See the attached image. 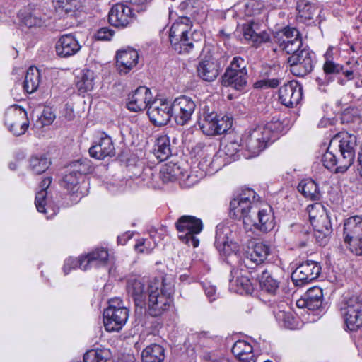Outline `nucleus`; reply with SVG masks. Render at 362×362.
<instances>
[{"instance_id":"f3484780","label":"nucleus","mask_w":362,"mask_h":362,"mask_svg":"<svg viewBox=\"0 0 362 362\" xmlns=\"http://www.w3.org/2000/svg\"><path fill=\"white\" fill-rule=\"evenodd\" d=\"M329 145L334 146L337 145L338 148L345 154V159L342 161L354 160L356 155V147L357 145L356 136L348 132H340L334 136L331 140Z\"/></svg>"},{"instance_id":"a211bd4d","label":"nucleus","mask_w":362,"mask_h":362,"mask_svg":"<svg viewBox=\"0 0 362 362\" xmlns=\"http://www.w3.org/2000/svg\"><path fill=\"white\" fill-rule=\"evenodd\" d=\"M134 8L123 4L114 5L108 13L109 23L117 28H125L135 18Z\"/></svg>"},{"instance_id":"b1692460","label":"nucleus","mask_w":362,"mask_h":362,"mask_svg":"<svg viewBox=\"0 0 362 362\" xmlns=\"http://www.w3.org/2000/svg\"><path fill=\"white\" fill-rule=\"evenodd\" d=\"M192 24L189 18L182 16L171 26L169 33L170 44L177 45L179 40L190 37Z\"/></svg>"},{"instance_id":"393cba45","label":"nucleus","mask_w":362,"mask_h":362,"mask_svg":"<svg viewBox=\"0 0 362 362\" xmlns=\"http://www.w3.org/2000/svg\"><path fill=\"white\" fill-rule=\"evenodd\" d=\"M89 154L92 158L103 160L115 154V149L112 139L106 135L101 136L90 148Z\"/></svg>"},{"instance_id":"680f3d73","label":"nucleus","mask_w":362,"mask_h":362,"mask_svg":"<svg viewBox=\"0 0 362 362\" xmlns=\"http://www.w3.org/2000/svg\"><path fill=\"white\" fill-rule=\"evenodd\" d=\"M156 246V243H153V245L151 246L150 245V242L146 240H139L137 243L135 245V249L141 253H149L153 250V248Z\"/></svg>"},{"instance_id":"7ed1b4c3","label":"nucleus","mask_w":362,"mask_h":362,"mask_svg":"<svg viewBox=\"0 0 362 362\" xmlns=\"http://www.w3.org/2000/svg\"><path fill=\"white\" fill-rule=\"evenodd\" d=\"M339 306L347 329L356 332L362 327V298L359 296H344Z\"/></svg>"},{"instance_id":"37998d69","label":"nucleus","mask_w":362,"mask_h":362,"mask_svg":"<svg viewBox=\"0 0 362 362\" xmlns=\"http://www.w3.org/2000/svg\"><path fill=\"white\" fill-rule=\"evenodd\" d=\"M230 288L240 294L251 293L253 291V286L248 277L240 276L236 279L230 280Z\"/></svg>"},{"instance_id":"4d7b16f0","label":"nucleus","mask_w":362,"mask_h":362,"mask_svg":"<svg viewBox=\"0 0 362 362\" xmlns=\"http://www.w3.org/2000/svg\"><path fill=\"white\" fill-rule=\"evenodd\" d=\"M252 350L253 349L250 344L244 340H238L234 344L231 351L233 355L237 357L252 352Z\"/></svg>"},{"instance_id":"9b49d317","label":"nucleus","mask_w":362,"mask_h":362,"mask_svg":"<svg viewBox=\"0 0 362 362\" xmlns=\"http://www.w3.org/2000/svg\"><path fill=\"white\" fill-rule=\"evenodd\" d=\"M321 273L317 262L308 260L302 262L291 274V279L296 286H302L316 279Z\"/></svg>"},{"instance_id":"c756f323","label":"nucleus","mask_w":362,"mask_h":362,"mask_svg":"<svg viewBox=\"0 0 362 362\" xmlns=\"http://www.w3.org/2000/svg\"><path fill=\"white\" fill-rule=\"evenodd\" d=\"M198 76L205 81H214L219 74V67L214 59H204L197 66Z\"/></svg>"},{"instance_id":"ea45409f","label":"nucleus","mask_w":362,"mask_h":362,"mask_svg":"<svg viewBox=\"0 0 362 362\" xmlns=\"http://www.w3.org/2000/svg\"><path fill=\"white\" fill-rule=\"evenodd\" d=\"M259 223H255L257 226V230L267 233L272 230L274 226V217L271 208L259 210Z\"/></svg>"},{"instance_id":"dca6fc26","label":"nucleus","mask_w":362,"mask_h":362,"mask_svg":"<svg viewBox=\"0 0 362 362\" xmlns=\"http://www.w3.org/2000/svg\"><path fill=\"white\" fill-rule=\"evenodd\" d=\"M279 98L285 106L293 107L297 105L303 98V86L297 81H291L280 87Z\"/></svg>"},{"instance_id":"39448f33","label":"nucleus","mask_w":362,"mask_h":362,"mask_svg":"<svg viewBox=\"0 0 362 362\" xmlns=\"http://www.w3.org/2000/svg\"><path fill=\"white\" fill-rule=\"evenodd\" d=\"M181 242L193 247H198L199 240L197 235L203 229V223L200 218L189 215L181 216L175 223Z\"/></svg>"},{"instance_id":"09e8293b","label":"nucleus","mask_w":362,"mask_h":362,"mask_svg":"<svg viewBox=\"0 0 362 362\" xmlns=\"http://www.w3.org/2000/svg\"><path fill=\"white\" fill-rule=\"evenodd\" d=\"M57 11L72 15L78 9V0H52Z\"/></svg>"},{"instance_id":"f704fd0d","label":"nucleus","mask_w":362,"mask_h":362,"mask_svg":"<svg viewBox=\"0 0 362 362\" xmlns=\"http://www.w3.org/2000/svg\"><path fill=\"white\" fill-rule=\"evenodd\" d=\"M185 171L177 163H166L160 170V178L164 183L174 182L185 176Z\"/></svg>"},{"instance_id":"4be33fe9","label":"nucleus","mask_w":362,"mask_h":362,"mask_svg":"<svg viewBox=\"0 0 362 362\" xmlns=\"http://www.w3.org/2000/svg\"><path fill=\"white\" fill-rule=\"evenodd\" d=\"M152 94L149 88L145 86L139 87L132 95L129 96L127 103L128 110L132 112H139L148 108L151 103Z\"/></svg>"},{"instance_id":"052dcab7","label":"nucleus","mask_w":362,"mask_h":362,"mask_svg":"<svg viewBox=\"0 0 362 362\" xmlns=\"http://www.w3.org/2000/svg\"><path fill=\"white\" fill-rule=\"evenodd\" d=\"M246 66V62L243 58L240 57H235L226 70H232L238 73L240 71H247Z\"/></svg>"},{"instance_id":"f257e3e1","label":"nucleus","mask_w":362,"mask_h":362,"mask_svg":"<svg viewBox=\"0 0 362 362\" xmlns=\"http://www.w3.org/2000/svg\"><path fill=\"white\" fill-rule=\"evenodd\" d=\"M173 286L165 279H154L148 286L146 305L148 312L153 317L160 316L168 310L173 303Z\"/></svg>"},{"instance_id":"c03bdc74","label":"nucleus","mask_w":362,"mask_h":362,"mask_svg":"<svg viewBox=\"0 0 362 362\" xmlns=\"http://www.w3.org/2000/svg\"><path fill=\"white\" fill-rule=\"evenodd\" d=\"M51 182L52 178L50 177H47L42 180L40 183L41 190L37 193L35 201L37 210L39 212L47 214V209L45 208L46 197L47 194L46 190L50 185Z\"/></svg>"},{"instance_id":"6ab92c4d","label":"nucleus","mask_w":362,"mask_h":362,"mask_svg":"<svg viewBox=\"0 0 362 362\" xmlns=\"http://www.w3.org/2000/svg\"><path fill=\"white\" fill-rule=\"evenodd\" d=\"M259 25L254 21H250L242 25V33L244 39L252 47H259L262 44L270 42L269 34L266 31L258 32Z\"/></svg>"},{"instance_id":"bb28decb","label":"nucleus","mask_w":362,"mask_h":362,"mask_svg":"<svg viewBox=\"0 0 362 362\" xmlns=\"http://www.w3.org/2000/svg\"><path fill=\"white\" fill-rule=\"evenodd\" d=\"M127 291L136 307L143 308L146 305L148 288L146 289L144 284L140 280L136 279L128 280Z\"/></svg>"},{"instance_id":"cd10ccee","label":"nucleus","mask_w":362,"mask_h":362,"mask_svg":"<svg viewBox=\"0 0 362 362\" xmlns=\"http://www.w3.org/2000/svg\"><path fill=\"white\" fill-rule=\"evenodd\" d=\"M116 57L119 72L127 74L136 65L139 54L135 49H128L117 52Z\"/></svg>"},{"instance_id":"e433bc0d","label":"nucleus","mask_w":362,"mask_h":362,"mask_svg":"<svg viewBox=\"0 0 362 362\" xmlns=\"http://www.w3.org/2000/svg\"><path fill=\"white\" fill-rule=\"evenodd\" d=\"M298 191L310 200H320L321 194L317 183L311 179L302 180L298 186Z\"/></svg>"},{"instance_id":"774afa93","label":"nucleus","mask_w":362,"mask_h":362,"mask_svg":"<svg viewBox=\"0 0 362 362\" xmlns=\"http://www.w3.org/2000/svg\"><path fill=\"white\" fill-rule=\"evenodd\" d=\"M197 0H186L180 4L179 8L181 11H185L186 13L192 14L194 13V4Z\"/></svg>"},{"instance_id":"338daca9","label":"nucleus","mask_w":362,"mask_h":362,"mask_svg":"<svg viewBox=\"0 0 362 362\" xmlns=\"http://www.w3.org/2000/svg\"><path fill=\"white\" fill-rule=\"evenodd\" d=\"M212 165L213 160L210 157H204L199 163V168L205 173H211L214 170Z\"/></svg>"},{"instance_id":"864d4df0","label":"nucleus","mask_w":362,"mask_h":362,"mask_svg":"<svg viewBox=\"0 0 362 362\" xmlns=\"http://www.w3.org/2000/svg\"><path fill=\"white\" fill-rule=\"evenodd\" d=\"M246 16H256L260 14L264 9V4L261 0H249L245 4Z\"/></svg>"},{"instance_id":"e2e57ef3","label":"nucleus","mask_w":362,"mask_h":362,"mask_svg":"<svg viewBox=\"0 0 362 362\" xmlns=\"http://www.w3.org/2000/svg\"><path fill=\"white\" fill-rule=\"evenodd\" d=\"M114 35V31L108 28H102L95 34L98 40H110Z\"/></svg>"},{"instance_id":"5fc2aeb1","label":"nucleus","mask_w":362,"mask_h":362,"mask_svg":"<svg viewBox=\"0 0 362 362\" xmlns=\"http://www.w3.org/2000/svg\"><path fill=\"white\" fill-rule=\"evenodd\" d=\"M86 262L83 256H81L78 258H73L69 257L66 259L63 270L65 274H68L71 269L80 268L81 269L86 271L87 269H85Z\"/></svg>"},{"instance_id":"9d476101","label":"nucleus","mask_w":362,"mask_h":362,"mask_svg":"<svg viewBox=\"0 0 362 362\" xmlns=\"http://www.w3.org/2000/svg\"><path fill=\"white\" fill-rule=\"evenodd\" d=\"M5 124L15 136L25 134L29 126L26 111L17 105L10 107L5 114Z\"/></svg>"},{"instance_id":"f8f14e48","label":"nucleus","mask_w":362,"mask_h":362,"mask_svg":"<svg viewBox=\"0 0 362 362\" xmlns=\"http://www.w3.org/2000/svg\"><path fill=\"white\" fill-rule=\"evenodd\" d=\"M170 107L176 124L183 126L190 120L196 105L190 98L182 95L175 99Z\"/></svg>"},{"instance_id":"423d86ee","label":"nucleus","mask_w":362,"mask_h":362,"mask_svg":"<svg viewBox=\"0 0 362 362\" xmlns=\"http://www.w3.org/2000/svg\"><path fill=\"white\" fill-rule=\"evenodd\" d=\"M290 71L295 76L303 77L310 73L315 63V54L308 46L301 49L298 54L291 55L287 59Z\"/></svg>"},{"instance_id":"4c0bfd02","label":"nucleus","mask_w":362,"mask_h":362,"mask_svg":"<svg viewBox=\"0 0 362 362\" xmlns=\"http://www.w3.org/2000/svg\"><path fill=\"white\" fill-rule=\"evenodd\" d=\"M142 362H162L165 358V350L160 345L148 346L141 353Z\"/></svg>"},{"instance_id":"1a4fd4ad","label":"nucleus","mask_w":362,"mask_h":362,"mask_svg":"<svg viewBox=\"0 0 362 362\" xmlns=\"http://www.w3.org/2000/svg\"><path fill=\"white\" fill-rule=\"evenodd\" d=\"M279 272H281L280 269L266 267H259L258 270L250 272L251 277L258 281L261 289L271 294H275L279 289Z\"/></svg>"},{"instance_id":"2eb2a0df","label":"nucleus","mask_w":362,"mask_h":362,"mask_svg":"<svg viewBox=\"0 0 362 362\" xmlns=\"http://www.w3.org/2000/svg\"><path fill=\"white\" fill-rule=\"evenodd\" d=\"M333 146L329 145L327 151L323 154L322 162L324 166L331 170L334 171L336 173H344L352 165L354 160H350L349 162L342 161L345 159V154H344L340 149L332 150Z\"/></svg>"},{"instance_id":"473e14b6","label":"nucleus","mask_w":362,"mask_h":362,"mask_svg":"<svg viewBox=\"0 0 362 362\" xmlns=\"http://www.w3.org/2000/svg\"><path fill=\"white\" fill-rule=\"evenodd\" d=\"M153 153L160 161L166 160L172 154L170 138L165 134L157 136L153 146Z\"/></svg>"},{"instance_id":"412c9836","label":"nucleus","mask_w":362,"mask_h":362,"mask_svg":"<svg viewBox=\"0 0 362 362\" xmlns=\"http://www.w3.org/2000/svg\"><path fill=\"white\" fill-rule=\"evenodd\" d=\"M317 208L322 209V206L317 203L308 206L309 217L314 230L316 233H319V235L315 234L316 237L320 238V236L322 235L323 240L332 233V225L327 214H323L320 216H316L313 214V211Z\"/></svg>"},{"instance_id":"de8ad7c7","label":"nucleus","mask_w":362,"mask_h":362,"mask_svg":"<svg viewBox=\"0 0 362 362\" xmlns=\"http://www.w3.org/2000/svg\"><path fill=\"white\" fill-rule=\"evenodd\" d=\"M274 314L279 324L286 328L294 329L297 328L298 323L291 313L284 310H274Z\"/></svg>"},{"instance_id":"3c124183","label":"nucleus","mask_w":362,"mask_h":362,"mask_svg":"<svg viewBox=\"0 0 362 362\" xmlns=\"http://www.w3.org/2000/svg\"><path fill=\"white\" fill-rule=\"evenodd\" d=\"M177 45L170 44L173 49L178 54H187L189 53L194 47V40L192 38V35L190 37H185L179 40Z\"/></svg>"},{"instance_id":"49530a36","label":"nucleus","mask_w":362,"mask_h":362,"mask_svg":"<svg viewBox=\"0 0 362 362\" xmlns=\"http://www.w3.org/2000/svg\"><path fill=\"white\" fill-rule=\"evenodd\" d=\"M51 162L45 155L33 156L30 159V169L36 175L45 172Z\"/></svg>"},{"instance_id":"72a5a7b5","label":"nucleus","mask_w":362,"mask_h":362,"mask_svg":"<svg viewBox=\"0 0 362 362\" xmlns=\"http://www.w3.org/2000/svg\"><path fill=\"white\" fill-rule=\"evenodd\" d=\"M86 266L85 269H90L93 267H98L107 263L109 254L107 250L103 247L96 248L91 252L83 256Z\"/></svg>"},{"instance_id":"aec40b11","label":"nucleus","mask_w":362,"mask_h":362,"mask_svg":"<svg viewBox=\"0 0 362 362\" xmlns=\"http://www.w3.org/2000/svg\"><path fill=\"white\" fill-rule=\"evenodd\" d=\"M129 317V310L105 309L103 312V323L107 332H119L125 325Z\"/></svg>"},{"instance_id":"6e6552de","label":"nucleus","mask_w":362,"mask_h":362,"mask_svg":"<svg viewBox=\"0 0 362 362\" xmlns=\"http://www.w3.org/2000/svg\"><path fill=\"white\" fill-rule=\"evenodd\" d=\"M90 170L89 161L86 159H80L72 162L61 181V186L70 192H77L83 175L88 173Z\"/></svg>"},{"instance_id":"c9c22d12","label":"nucleus","mask_w":362,"mask_h":362,"mask_svg":"<svg viewBox=\"0 0 362 362\" xmlns=\"http://www.w3.org/2000/svg\"><path fill=\"white\" fill-rule=\"evenodd\" d=\"M322 290L320 287L310 288L304 295V305L309 310H317L322 305Z\"/></svg>"},{"instance_id":"ddd939ff","label":"nucleus","mask_w":362,"mask_h":362,"mask_svg":"<svg viewBox=\"0 0 362 362\" xmlns=\"http://www.w3.org/2000/svg\"><path fill=\"white\" fill-rule=\"evenodd\" d=\"M270 247L262 242L257 243L252 248H250L245 253L243 263L250 272L257 271L259 267H265L263 263L270 255Z\"/></svg>"},{"instance_id":"a19ab883","label":"nucleus","mask_w":362,"mask_h":362,"mask_svg":"<svg viewBox=\"0 0 362 362\" xmlns=\"http://www.w3.org/2000/svg\"><path fill=\"white\" fill-rule=\"evenodd\" d=\"M40 70L35 67L30 66L27 72L24 80V89L28 93L35 92L40 84Z\"/></svg>"},{"instance_id":"7c9ffc66","label":"nucleus","mask_w":362,"mask_h":362,"mask_svg":"<svg viewBox=\"0 0 362 362\" xmlns=\"http://www.w3.org/2000/svg\"><path fill=\"white\" fill-rule=\"evenodd\" d=\"M247 71L239 73L232 70H226L222 76V83L225 86H230L236 90H242L247 85Z\"/></svg>"},{"instance_id":"8fccbe9b","label":"nucleus","mask_w":362,"mask_h":362,"mask_svg":"<svg viewBox=\"0 0 362 362\" xmlns=\"http://www.w3.org/2000/svg\"><path fill=\"white\" fill-rule=\"evenodd\" d=\"M246 148L251 153L252 156H257L267 146L266 144L262 143L257 139L253 138L250 134H247L245 139Z\"/></svg>"},{"instance_id":"4468645a","label":"nucleus","mask_w":362,"mask_h":362,"mask_svg":"<svg viewBox=\"0 0 362 362\" xmlns=\"http://www.w3.org/2000/svg\"><path fill=\"white\" fill-rule=\"evenodd\" d=\"M171 103L167 100L158 99L148 106L147 114L151 122L156 126L168 124L172 116Z\"/></svg>"},{"instance_id":"c85d7f7f","label":"nucleus","mask_w":362,"mask_h":362,"mask_svg":"<svg viewBox=\"0 0 362 362\" xmlns=\"http://www.w3.org/2000/svg\"><path fill=\"white\" fill-rule=\"evenodd\" d=\"M296 10L298 21L307 25H310L314 22V19L317 16L319 12L318 8L314 4L305 0L298 1Z\"/></svg>"},{"instance_id":"20e7f679","label":"nucleus","mask_w":362,"mask_h":362,"mask_svg":"<svg viewBox=\"0 0 362 362\" xmlns=\"http://www.w3.org/2000/svg\"><path fill=\"white\" fill-rule=\"evenodd\" d=\"M343 242L353 254L362 255V217L352 216L344 220Z\"/></svg>"},{"instance_id":"58836bf2","label":"nucleus","mask_w":362,"mask_h":362,"mask_svg":"<svg viewBox=\"0 0 362 362\" xmlns=\"http://www.w3.org/2000/svg\"><path fill=\"white\" fill-rule=\"evenodd\" d=\"M343 69L342 65L334 62L332 59L325 60L323 64V71L325 76L324 78L317 77L316 81L319 86L327 85L332 80L329 76L339 74L343 71Z\"/></svg>"},{"instance_id":"5701e85b","label":"nucleus","mask_w":362,"mask_h":362,"mask_svg":"<svg viewBox=\"0 0 362 362\" xmlns=\"http://www.w3.org/2000/svg\"><path fill=\"white\" fill-rule=\"evenodd\" d=\"M230 233L229 227L219 224L216 226L214 245L217 250L224 255H229L230 250L236 252L238 246L236 243L229 242L228 234Z\"/></svg>"},{"instance_id":"bf43d9fd","label":"nucleus","mask_w":362,"mask_h":362,"mask_svg":"<svg viewBox=\"0 0 362 362\" xmlns=\"http://www.w3.org/2000/svg\"><path fill=\"white\" fill-rule=\"evenodd\" d=\"M259 210L256 206L248 216H245L243 221L245 229H257V226L255 223H259Z\"/></svg>"},{"instance_id":"69168bd1","label":"nucleus","mask_w":362,"mask_h":362,"mask_svg":"<svg viewBox=\"0 0 362 362\" xmlns=\"http://www.w3.org/2000/svg\"><path fill=\"white\" fill-rule=\"evenodd\" d=\"M279 83L280 81L277 78L260 80L255 83V87L257 88L264 87L276 88Z\"/></svg>"},{"instance_id":"0e129e2a","label":"nucleus","mask_w":362,"mask_h":362,"mask_svg":"<svg viewBox=\"0 0 362 362\" xmlns=\"http://www.w3.org/2000/svg\"><path fill=\"white\" fill-rule=\"evenodd\" d=\"M54 119L55 115L49 109H45L40 117L42 126L51 124Z\"/></svg>"},{"instance_id":"13d9d810","label":"nucleus","mask_w":362,"mask_h":362,"mask_svg":"<svg viewBox=\"0 0 362 362\" xmlns=\"http://www.w3.org/2000/svg\"><path fill=\"white\" fill-rule=\"evenodd\" d=\"M24 24L28 28L42 26L45 23V20L37 11H33L26 15L23 18Z\"/></svg>"},{"instance_id":"603ef678","label":"nucleus","mask_w":362,"mask_h":362,"mask_svg":"<svg viewBox=\"0 0 362 362\" xmlns=\"http://www.w3.org/2000/svg\"><path fill=\"white\" fill-rule=\"evenodd\" d=\"M107 356V350H90L84 354L83 361L84 362H106Z\"/></svg>"},{"instance_id":"a18cd8bd","label":"nucleus","mask_w":362,"mask_h":362,"mask_svg":"<svg viewBox=\"0 0 362 362\" xmlns=\"http://www.w3.org/2000/svg\"><path fill=\"white\" fill-rule=\"evenodd\" d=\"M94 72L90 69L82 71L76 82V86L81 93H86L93 90L94 87Z\"/></svg>"},{"instance_id":"0eeeda50","label":"nucleus","mask_w":362,"mask_h":362,"mask_svg":"<svg viewBox=\"0 0 362 362\" xmlns=\"http://www.w3.org/2000/svg\"><path fill=\"white\" fill-rule=\"evenodd\" d=\"M256 192L252 189H245L230 203V214L237 219L244 220L256 206Z\"/></svg>"},{"instance_id":"2f4dec72","label":"nucleus","mask_w":362,"mask_h":362,"mask_svg":"<svg viewBox=\"0 0 362 362\" xmlns=\"http://www.w3.org/2000/svg\"><path fill=\"white\" fill-rule=\"evenodd\" d=\"M279 126L280 123L278 122H268L265 125H259L255 129L250 130L248 134L260 141H262V143L267 145L272 138L273 132Z\"/></svg>"},{"instance_id":"f03ea898","label":"nucleus","mask_w":362,"mask_h":362,"mask_svg":"<svg viewBox=\"0 0 362 362\" xmlns=\"http://www.w3.org/2000/svg\"><path fill=\"white\" fill-rule=\"evenodd\" d=\"M198 126L207 136L219 135L226 133L233 124V119L228 116L220 117L214 110H211L208 106H204L200 114Z\"/></svg>"},{"instance_id":"6e6d98bb","label":"nucleus","mask_w":362,"mask_h":362,"mask_svg":"<svg viewBox=\"0 0 362 362\" xmlns=\"http://www.w3.org/2000/svg\"><path fill=\"white\" fill-rule=\"evenodd\" d=\"M303 47L302 38L299 33L298 36H296L293 41H291L288 45L284 47L282 50L285 51L288 54L293 55L298 54V52H300L301 49Z\"/></svg>"},{"instance_id":"79ce46f5","label":"nucleus","mask_w":362,"mask_h":362,"mask_svg":"<svg viewBox=\"0 0 362 362\" xmlns=\"http://www.w3.org/2000/svg\"><path fill=\"white\" fill-rule=\"evenodd\" d=\"M298 34L299 31L296 28L287 26L279 32L276 33L274 36V40L282 49L284 46L291 41H293L296 36H298Z\"/></svg>"},{"instance_id":"a878e982","label":"nucleus","mask_w":362,"mask_h":362,"mask_svg":"<svg viewBox=\"0 0 362 362\" xmlns=\"http://www.w3.org/2000/svg\"><path fill=\"white\" fill-rule=\"evenodd\" d=\"M81 47L76 37L71 35H64L57 40L55 49L57 54L61 57H69L76 54Z\"/></svg>"}]
</instances>
